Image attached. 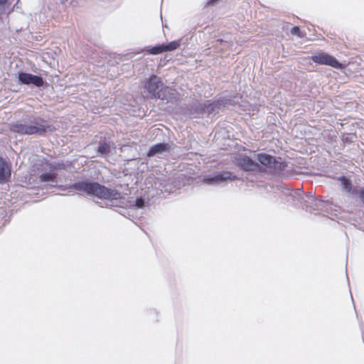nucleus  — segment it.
Segmentation results:
<instances>
[{
    "instance_id": "obj_1",
    "label": "nucleus",
    "mask_w": 364,
    "mask_h": 364,
    "mask_svg": "<svg viewBox=\"0 0 364 364\" xmlns=\"http://www.w3.org/2000/svg\"><path fill=\"white\" fill-rule=\"evenodd\" d=\"M70 188L85 193L89 196H93L102 200H116L119 195L117 191L108 188L98 182L87 181L75 183L70 186Z\"/></svg>"
},
{
    "instance_id": "obj_2",
    "label": "nucleus",
    "mask_w": 364,
    "mask_h": 364,
    "mask_svg": "<svg viewBox=\"0 0 364 364\" xmlns=\"http://www.w3.org/2000/svg\"><path fill=\"white\" fill-rule=\"evenodd\" d=\"M144 88L151 94L152 98H159L167 102H177L179 98L176 90L168 86H164L161 80L156 75H152L146 82Z\"/></svg>"
},
{
    "instance_id": "obj_3",
    "label": "nucleus",
    "mask_w": 364,
    "mask_h": 364,
    "mask_svg": "<svg viewBox=\"0 0 364 364\" xmlns=\"http://www.w3.org/2000/svg\"><path fill=\"white\" fill-rule=\"evenodd\" d=\"M9 129L11 132L21 135H45L47 132H54L55 128L50 124L36 123L35 125H28L16 122L10 125Z\"/></svg>"
},
{
    "instance_id": "obj_4",
    "label": "nucleus",
    "mask_w": 364,
    "mask_h": 364,
    "mask_svg": "<svg viewBox=\"0 0 364 364\" xmlns=\"http://www.w3.org/2000/svg\"><path fill=\"white\" fill-rule=\"evenodd\" d=\"M311 58L316 64L328 65L337 69H343L345 67L335 57L325 52L316 53Z\"/></svg>"
},
{
    "instance_id": "obj_5",
    "label": "nucleus",
    "mask_w": 364,
    "mask_h": 364,
    "mask_svg": "<svg viewBox=\"0 0 364 364\" xmlns=\"http://www.w3.org/2000/svg\"><path fill=\"white\" fill-rule=\"evenodd\" d=\"M237 166L245 171H260V166L246 155L239 154L235 158Z\"/></svg>"
},
{
    "instance_id": "obj_6",
    "label": "nucleus",
    "mask_w": 364,
    "mask_h": 364,
    "mask_svg": "<svg viewBox=\"0 0 364 364\" xmlns=\"http://www.w3.org/2000/svg\"><path fill=\"white\" fill-rule=\"evenodd\" d=\"M181 45V40L173 41L166 44H160L153 47H149L146 49L148 54L158 55L164 52H169L177 50Z\"/></svg>"
},
{
    "instance_id": "obj_7",
    "label": "nucleus",
    "mask_w": 364,
    "mask_h": 364,
    "mask_svg": "<svg viewBox=\"0 0 364 364\" xmlns=\"http://www.w3.org/2000/svg\"><path fill=\"white\" fill-rule=\"evenodd\" d=\"M18 80L24 85L33 84L36 87H41L44 84L43 79L41 76L30 73L20 72L18 75Z\"/></svg>"
},
{
    "instance_id": "obj_8",
    "label": "nucleus",
    "mask_w": 364,
    "mask_h": 364,
    "mask_svg": "<svg viewBox=\"0 0 364 364\" xmlns=\"http://www.w3.org/2000/svg\"><path fill=\"white\" fill-rule=\"evenodd\" d=\"M236 178L235 176H233L232 173L230 171H223L217 173L213 177H207L204 178L203 181L205 183L210 184L213 183H217L220 181H224L227 180H235Z\"/></svg>"
},
{
    "instance_id": "obj_9",
    "label": "nucleus",
    "mask_w": 364,
    "mask_h": 364,
    "mask_svg": "<svg viewBox=\"0 0 364 364\" xmlns=\"http://www.w3.org/2000/svg\"><path fill=\"white\" fill-rule=\"evenodd\" d=\"M11 175V168L7 162L3 158H0V183H6Z\"/></svg>"
},
{
    "instance_id": "obj_10",
    "label": "nucleus",
    "mask_w": 364,
    "mask_h": 364,
    "mask_svg": "<svg viewBox=\"0 0 364 364\" xmlns=\"http://www.w3.org/2000/svg\"><path fill=\"white\" fill-rule=\"evenodd\" d=\"M170 149V145L168 144L165 143H159L156 144L151 147H150L149 151L147 152V156L151 157L157 154H160L164 151H168Z\"/></svg>"
},
{
    "instance_id": "obj_11",
    "label": "nucleus",
    "mask_w": 364,
    "mask_h": 364,
    "mask_svg": "<svg viewBox=\"0 0 364 364\" xmlns=\"http://www.w3.org/2000/svg\"><path fill=\"white\" fill-rule=\"evenodd\" d=\"M216 110L215 107L213 105V102L209 100L206 101L203 104H200L199 107H197V111L200 113L207 112L211 114Z\"/></svg>"
},
{
    "instance_id": "obj_12",
    "label": "nucleus",
    "mask_w": 364,
    "mask_h": 364,
    "mask_svg": "<svg viewBox=\"0 0 364 364\" xmlns=\"http://www.w3.org/2000/svg\"><path fill=\"white\" fill-rule=\"evenodd\" d=\"M257 160L262 165L267 168H269L271 164H274V156L267 154H259L257 155Z\"/></svg>"
},
{
    "instance_id": "obj_13",
    "label": "nucleus",
    "mask_w": 364,
    "mask_h": 364,
    "mask_svg": "<svg viewBox=\"0 0 364 364\" xmlns=\"http://www.w3.org/2000/svg\"><path fill=\"white\" fill-rule=\"evenodd\" d=\"M287 164L284 161H277L274 157V164H271V166L269 167V170L275 173H279L284 170L286 168Z\"/></svg>"
},
{
    "instance_id": "obj_14",
    "label": "nucleus",
    "mask_w": 364,
    "mask_h": 364,
    "mask_svg": "<svg viewBox=\"0 0 364 364\" xmlns=\"http://www.w3.org/2000/svg\"><path fill=\"white\" fill-rule=\"evenodd\" d=\"M57 174L53 172L44 173L40 175L39 178L41 182L54 181Z\"/></svg>"
},
{
    "instance_id": "obj_15",
    "label": "nucleus",
    "mask_w": 364,
    "mask_h": 364,
    "mask_svg": "<svg viewBox=\"0 0 364 364\" xmlns=\"http://www.w3.org/2000/svg\"><path fill=\"white\" fill-rule=\"evenodd\" d=\"M339 181H341L343 188L344 190H346L348 192L352 193V191L353 189L352 188L351 181L348 178H347L345 176H342L339 178Z\"/></svg>"
},
{
    "instance_id": "obj_16",
    "label": "nucleus",
    "mask_w": 364,
    "mask_h": 364,
    "mask_svg": "<svg viewBox=\"0 0 364 364\" xmlns=\"http://www.w3.org/2000/svg\"><path fill=\"white\" fill-rule=\"evenodd\" d=\"M46 165L48 166L51 172L54 171L65 170L66 168V165L63 162H58L55 164L46 163Z\"/></svg>"
},
{
    "instance_id": "obj_17",
    "label": "nucleus",
    "mask_w": 364,
    "mask_h": 364,
    "mask_svg": "<svg viewBox=\"0 0 364 364\" xmlns=\"http://www.w3.org/2000/svg\"><path fill=\"white\" fill-rule=\"evenodd\" d=\"M97 151L101 154H107L110 152V146L106 141L100 143Z\"/></svg>"
},
{
    "instance_id": "obj_18",
    "label": "nucleus",
    "mask_w": 364,
    "mask_h": 364,
    "mask_svg": "<svg viewBox=\"0 0 364 364\" xmlns=\"http://www.w3.org/2000/svg\"><path fill=\"white\" fill-rule=\"evenodd\" d=\"M230 100L228 99H221L215 100L213 102V105L215 107L216 110L220 109L223 107H225L228 104L230 103Z\"/></svg>"
},
{
    "instance_id": "obj_19",
    "label": "nucleus",
    "mask_w": 364,
    "mask_h": 364,
    "mask_svg": "<svg viewBox=\"0 0 364 364\" xmlns=\"http://www.w3.org/2000/svg\"><path fill=\"white\" fill-rule=\"evenodd\" d=\"M230 100L228 99H221L215 100L213 102V105L215 107L216 110L220 109L223 107H225L228 104L230 103Z\"/></svg>"
},
{
    "instance_id": "obj_20",
    "label": "nucleus",
    "mask_w": 364,
    "mask_h": 364,
    "mask_svg": "<svg viewBox=\"0 0 364 364\" xmlns=\"http://www.w3.org/2000/svg\"><path fill=\"white\" fill-rule=\"evenodd\" d=\"M352 193L353 195L358 196L359 198L360 199L361 202L364 205V186L360 187L357 188H353L352 191Z\"/></svg>"
},
{
    "instance_id": "obj_21",
    "label": "nucleus",
    "mask_w": 364,
    "mask_h": 364,
    "mask_svg": "<svg viewBox=\"0 0 364 364\" xmlns=\"http://www.w3.org/2000/svg\"><path fill=\"white\" fill-rule=\"evenodd\" d=\"M291 33L294 36H297L298 37H303L300 28L299 26H294L291 29Z\"/></svg>"
},
{
    "instance_id": "obj_22",
    "label": "nucleus",
    "mask_w": 364,
    "mask_h": 364,
    "mask_svg": "<svg viewBox=\"0 0 364 364\" xmlns=\"http://www.w3.org/2000/svg\"><path fill=\"white\" fill-rule=\"evenodd\" d=\"M135 205L138 208H141L144 206V200L142 198H136Z\"/></svg>"
},
{
    "instance_id": "obj_23",
    "label": "nucleus",
    "mask_w": 364,
    "mask_h": 364,
    "mask_svg": "<svg viewBox=\"0 0 364 364\" xmlns=\"http://www.w3.org/2000/svg\"><path fill=\"white\" fill-rule=\"evenodd\" d=\"M343 141H352V139H349L348 136L343 138Z\"/></svg>"
},
{
    "instance_id": "obj_24",
    "label": "nucleus",
    "mask_w": 364,
    "mask_h": 364,
    "mask_svg": "<svg viewBox=\"0 0 364 364\" xmlns=\"http://www.w3.org/2000/svg\"><path fill=\"white\" fill-rule=\"evenodd\" d=\"M8 0H0V5H4L7 2Z\"/></svg>"
}]
</instances>
